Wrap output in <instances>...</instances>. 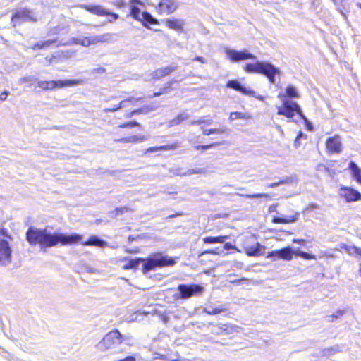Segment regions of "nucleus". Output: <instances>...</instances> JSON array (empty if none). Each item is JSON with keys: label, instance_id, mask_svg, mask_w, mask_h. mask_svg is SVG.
I'll use <instances>...</instances> for the list:
<instances>
[{"label": "nucleus", "instance_id": "f257e3e1", "mask_svg": "<svg viewBox=\"0 0 361 361\" xmlns=\"http://www.w3.org/2000/svg\"><path fill=\"white\" fill-rule=\"evenodd\" d=\"M26 240L31 246L39 245L43 252L47 248L56 246L58 244L62 245H72L80 243L83 245H92L98 247L108 246V243L97 235H91L88 240L82 242V235L78 233L66 235L61 233H51L47 228H38L35 226L28 228L25 233Z\"/></svg>", "mask_w": 361, "mask_h": 361}, {"label": "nucleus", "instance_id": "f03ea898", "mask_svg": "<svg viewBox=\"0 0 361 361\" xmlns=\"http://www.w3.org/2000/svg\"><path fill=\"white\" fill-rule=\"evenodd\" d=\"M141 262H144L142 268V271L144 274H147L149 271L154 270L157 267H170L176 264V261L173 258L157 253L147 259L135 258L130 259L126 264L123 266V269H135L140 265Z\"/></svg>", "mask_w": 361, "mask_h": 361}, {"label": "nucleus", "instance_id": "7ed1b4c3", "mask_svg": "<svg viewBox=\"0 0 361 361\" xmlns=\"http://www.w3.org/2000/svg\"><path fill=\"white\" fill-rule=\"evenodd\" d=\"M130 336L121 334L118 329H114L106 334L96 348L101 352L111 350L114 353L121 352L119 345L123 343L130 345Z\"/></svg>", "mask_w": 361, "mask_h": 361}, {"label": "nucleus", "instance_id": "20e7f679", "mask_svg": "<svg viewBox=\"0 0 361 361\" xmlns=\"http://www.w3.org/2000/svg\"><path fill=\"white\" fill-rule=\"evenodd\" d=\"M244 70L250 73H260L265 75L270 83H275V75L280 74V71L269 62L257 61L255 63H247Z\"/></svg>", "mask_w": 361, "mask_h": 361}, {"label": "nucleus", "instance_id": "39448f33", "mask_svg": "<svg viewBox=\"0 0 361 361\" xmlns=\"http://www.w3.org/2000/svg\"><path fill=\"white\" fill-rule=\"evenodd\" d=\"M177 290L178 293L175 295L176 298L187 300L192 297L200 296L204 291V287L197 283L179 284Z\"/></svg>", "mask_w": 361, "mask_h": 361}, {"label": "nucleus", "instance_id": "423d86ee", "mask_svg": "<svg viewBox=\"0 0 361 361\" xmlns=\"http://www.w3.org/2000/svg\"><path fill=\"white\" fill-rule=\"evenodd\" d=\"M295 113H297L301 118L307 121V118L303 114L300 106L295 102L288 100H283V105L277 107V114L283 115L288 118L294 116Z\"/></svg>", "mask_w": 361, "mask_h": 361}, {"label": "nucleus", "instance_id": "0eeeda50", "mask_svg": "<svg viewBox=\"0 0 361 361\" xmlns=\"http://www.w3.org/2000/svg\"><path fill=\"white\" fill-rule=\"evenodd\" d=\"M37 20V17L32 11L26 8H23L16 11L15 13L12 16L11 23L13 27H16L23 23L36 22Z\"/></svg>", "mask_w": 361, "mask_h": 361}, {"label": "nucleus", "instance_id": "6e6552de", "mask_svg": "<svg viewBox=\"0 0 361 361\" xmlns=\"http://www.w3.org/2000/svg\"><path fill=\"white\" fill-rule=\"evenodd\" d=\"M227 58L233 63L245 61L247 59H256V56L248 52L246 49L242 51H237L230 48H226L224 50Z\"/></svg>", "mask_w": 361, "mask_h": 361}, {"label": "nucleus", "instance_id": "1a4fd4ad", "mask_svg": "<svg viewBox=\"0 0 361 361\" xmlns=\"http://www.w3.org/2000/svg\"><path fill=\"white\" fill-rule=\"evenodd\" d=\"M48 90H54L56 89H61L65 87L77 86L82 84V80L71 79V80H47Z\"/></svg>", "mask_w": 361, "mask_h": 361}, {"label": "nucleus", "instance_id": "9d476101", "mask_svg": "<svg viewBox=\"0 0 361 361\" xmlns=\"http://www.w3.org/2000/svg\"><path fill=\"white\" fill-rule=\"evenodd\" d=\"M226 87L231 89H233L238 92H240L243 94L255 97L256 99L260 101H263L264 99L263 96L256 95V92L255 91L247 89L237 80H228L226 84Z\"/></svg>", "mask_w": 361, "mask_h": 361}, {"label": "nucleus", "instance_id": "9b49d317", "mask_svg": "<svg viewBox=\"0 0 361 361\" xmlns=\"http://www.w3.org/2000/svg\"><path fill=\"white\" fill-rule=\"evenodd\" d=\"M12 250L6 240H0V265L7 266L11 262Z\"/></svg>", "mask_w": 361, "mask_h": 361}, {"label": "nucleus", "instance_id": "f8f14e48", "mask_svg": "<svg viewBox=\"0 0 361 361\" xmlns=\"http://www.w3.org/2000/svg\"><path fill=\"white\" fill-rule=\"evenodd\" d=\"M293 254H295V252L292 247L288 246L281 250L269 252L267 258H273L274 260L282 259L289 261L292 259Z\"/></svg>", "mask_w": 361, "mask_h": 361}, {"label": "nucleus", "instance_id": "ddd939ff", "mask_svg": "<svg viewBox=\"0 0 361 361\" xmlns=\"http://www.w3.org/2000/svg\"><path fill=\"white\" fill-rule=\"evenodd\" d=\"M326 149L332 154H339L342 151L341 139L338 135L329 137L326 142Z\"/></svg>", "mask_w": 361, "mask_h": 361}, {"label": "nucleus", "instance_id": "4468645a", "mask_svg": "<svg viewBox=\"0 0 361 361\" xmlns=\"http://www.w3.org/2000/svg\"><path fill=\"white\" fill-rule=\"evenodd\" d=\"M178 8V4L175 0H161L159 3L157 11L160 13L171 14Z\"/></svg>", "mask_w": 361, "mask_h": 361}, {"label": "nucleus", "instance_id": "2eb2a0df", "mask_svg": "<svg viewBox=\"0 0 361 361\" xmlns=\"http://www.w3.org/2000/svg\"><path fill=\"white\" fill-rule=\"evenodd\" d=\"M340 195L344 197L346 202H354L361 199V194L350 188H341L340 190Z\"/></svg>", "mask_w": 361, "mask_h": 361}, {"label": "nucleus", "instance_id": "dca6fc26", "mask_svg": "<svg viewBox=\"0 0 361 361\" xmlns=\"http://www.w3.org/2000/svg\"><path fill=\"white\" fill-rule=\"evenodd\" d=\"M80 7L90 13L99 16H106L109 14V11L100 5L82 4L80 5Z\"/></svg>", "mask_w": 361, "mask_h": 361}, {"label": "nucleus", "instance_id": "f3484780", "mask_svg": "<svg viewBox=\"0 0 361 361\" xmlns=\"http://www.w3.org/2000/svg\"><path fill=\"white\" fill-rule=\"evenodd\" d=\"M177 66H169L164 68H159L151 73L152 79H160L164 76L170 75L173 71L176 70Z\"/></svg>", "mask_w": 361, "mask_h": 361}, {"label": "nucleus", "instance_id": "a211bd4d", "mask_svg": "<svg viewBox=\"0 0 361 361\" xmlns=\"http://www.w3.org/2000/svg\"><path fill=\"white\" fill-rule=\"evenodd\" d=\"M137 6H143L144 3L141 0H129L130 16L137 20H138L142 16V13H140V9Z\"/></svg>", "mask_w": 361, "mask_h": 361}, {"label": "nucleus", "instance_id": "6ab92c4d", "mask_svg": "<svg viewBox=\"0 0 361 361\" xmlns=\"http://www.w3.org/2000/svg\"><path fill=\"white\" fill-rule=\"evenodd\" d=\"M165 24L170 29L174 30L177 32H181L185 22L183 20L169 18L166 20Z\"/></svg>", "mask_w": 361, "mask_h": 361}, {"label": "nucleus", "instance_id": "aec40b11", "mask_svg": "<svg viewBox=\"0 0 361 361\" xmlns=\"http://www.w3.org/2000/svg\"><path fill=\"white\" fill-rule=\"evenodd\" d=\"M142 97H139V98H135L133 97H130L129 98H128L127 99H125V100H122L121 102H119V104L116 106H114L112 107H110V108H106L104 109V112H114L116 110H118V109H121L123 107H126V104L128 102H137V101H140V100H142Z\"/></svg>", "mask_w": 361, "mask_h": 361}, {"label": "nucleus", "instance_id": "412c9836", "mask_svg": "<svg viewBox=\"0 0 361 361\" xmlns=\"http://www.w3.org/2000/svg\"><path fill=\"white\" fill-rule=\"evenodd\" d=\"M265 247L257 243L255 245L245 248V252L248 256H258L263 255Z\"/></svg>", "mask_w": 361, "mask_h": 361}, {"label": "nucleus", "instance_id": "4be33fe9", "mask_svg": "<svg viewBox=\"0 0 361 361\" xmlns=\"http://www.w3.org/2000/svg\"><path fill=\"white\" fill-rule=\"evenodd\" d=\"M139 21L142 22L143 25L146 27H149L147 24L149 25H157L158 24V21L157 19H155L152 16L147 12L144 11L142 13V16L138 20Z\"/></svg>", "mask_w": 361, "mask_h": 361}, {"label": "nucleus", "instance_id": "5701e85b", "mask_svg": "<svg viewBox=\"0 0 361 361\" xmlns=\"http://www.w3.org/2000/svg\"><path fill=\"white\" fill-rule=\"evenodd\" d=\"M147 137L145 135H133L127 137H123L121 139H116L115 140L116 142H121L124 143H136L142 142L144 140H146Z\"/></svg>", "mask_w": 361, "mask_h": 361}, {"label": "nucleus", "instance_id": "b1692460", "mask_svg": "<svg viewBox=\"0 0 361 361\" xmlns=\"http://www.w3.org/2000/svg\"><path fill=\"white\" fill-rule=\"evenodd\" d=\"M228 238V235L219 236H208L202 239L203 242L207 244L224 243Z\"/></svg>", "mask_w": 361, "mask_h": 361}, {"label": "nucleus", "instance_id": "393cba45", "mask_svg": "<svg viewBox=\"0 0 361 361\" xmlns=\"http://www.w3.org/2000/svg\"><path fill=\"white\" fill-rule=\"evenodd\" d=\"M252 118V116L247 112H231L229 116V120L233 121L235 119L249 120Z\"/></svg>", "mask_w": 361, "mask_h": 361}, {"label": "nucleus", "instance_id": "a878e982", "mask_svg": "<svg viewBox=\"0 0 361 361\" xmlns=\"http://www.w3.org/2000/svg\"><path fill=\"white\" fill-rule=\"evenodd\" d=\"M298 213H295L293 216H289L288 218H281V217H274L272 222L274 224H289L295 222L298 217Z\"/></svg>", "mask_w": 361, "mask_h": 361}, {"label": "nucleus", "instance_id": "bb28decb", "mask_svg": "<svg viewBox=\"0 0 361 361\" xmlns=\"http://www.w3.org/2000/svg\"><path fill=\"white\" fill-rule=\"evenodd\" d=\"M285 96L290 97V98H298L299 94H298L296 88L294 86L288 85L286 88V94L283 95L281 93H280L278 97L279 98H282L283 97H285Z\"/></svg>", "mask_w": 361, "mask_h": 361}, {"label": "nucleus", "instance_id": "cd10ccee", "mask_svg": "<svg viewBox=\"0 0 361 361\" xmlns=\"http://www.w3.org/2000/svg\"><path fill=\"white\" fill-rule=\"evenodd\" d=\"M349 169L353 173V177L356 180L361 183V169L353 161H350L349 164Z\"/></svg>", "mask_w": 361, "mask_h": 361}, {"label": "nucleus", "instance_id": "c85d7f7f", "mask_svg": "<svg viewBox=\"0 0 361 361\" xmlns=\"http://www.w3.org/2000/svg\"><path fill=\"white\" fill-rule=\"evenodd\" d=\"M111 35L109 33H106V34L92 37L93 44H96L97 43L109 42L111 40Z\"/></svg>", "mask_w": 361, "mask_h": 361}, {"label": "nucleus", "instance_id": "c756f323", "mask_svg": "<svg viewBox=\"0 0 361 361\" xmlns=\"http://www.w3.org/2000/svg\"><path fill=\"white\" fill-rule=\"evenodd\" d=\"M189 117H190V116L188 114H187L185 112H183V113L180 114L177 117L172 119L169 123V126H175L176 125H178L180 123H182L183 121L189 118Z\"/></svg>", "mask_w": 361, "mask_h": 361}, {"label": "nucleus", "instance_id": "7c9ffc66", "mask_svg": "<svg viewBox=\"0 0 361 361\" xmlns=\"http://www.w3.org/2000/svg\"><path fill=\"white\" fill-rule=\"evenodd\" d=\"M155 109H156V108L154 106H143L139 109H136V110L131 111L129 114H128L127 117H132L133 116H134L135 114H147L149 111H154Z\"/></svg>", "mask_w": 361, "mask_h": 361}, {"label": "nucleus", "instance_id": "2f4dec72", "mask_svg": "<svg viewBox=\"0 0 361 361\" xmlns=\"http://www.w3.org/2000/svg\"><path fill=\"white\" fill-rule=\"evenodd\" d=\"M37 80V78H35V76L32 75H27L23 78H20L18 81V84L19 85H21L24 83H27L28 87H31L36 81Z\"/></svg>", "mask_w": 361, "mask_h": 361}, {"label": "nucleus", "instance_id": "473e14b6", "mask_svg": "<svg viewBox=\"0 0 361 361\" xmlns=\"http://www.w3.org/2000/svg\"><path fill=\"white\" fill-rule=\"evenodd\" d=\"M201 130H202V133L204 135H209L211 134H222L226 131L225 128L206 129L204 127H201Z\"/></svg>", "mask_w": 361, "mask_h": 361}, {"label": "nucleus", "instance_id": "72a5a7b5", "mask_svg": "<svg viewBox=\"0 0 361 361\" xmlns=\"http://www.w3.org/2000/svg\"><path fill=\"white\" fill-rule=\"evenodd\" d=\"M295 255L303 258V259H316V256L312 255V254H310L308 252H304V251H301V250H297L295 252Z\"/></svg>", "mask_w": 361, "mask_h": 361}, {"label": "nucleus", "instance_id": "f704fd0d", "mask_svg": "<svg viewBox=\"0 0 361 361\" xmlns=\"http://www.w3.org/2000/svg\"><path fill=\"white\" fill-rule=\"evenodd\" d=\"M236 195L238 196L245 197L247 198H250V199L259 198V197H269V195L267 193H256V194H252V195H249V194L244 195V194L237 193Z\"/></svg>", "mask_w": 361, "mask_h": 361}, {"label": "nucleus", "instance_id": "c9c22d12", "mask_svg": "<svg viewBox=\"0 0 361 361\" xmlns=\"http://www.w3.org/2000/svg\"><path fill=\"white\" fill-rule=\"evenodd\" d=\"M223 310H224L222 308L209 307L205 309V312L212 315L220 314L223 312Z\"/></svg>", "mask_w": 361, "mask_h": 361}, {"label": "nucleus", "instance_id": "e433bc0d", "mask_svg": "<svg viewBox=\"0 0 361 361\" xmlns=\"http://www.w3.org/2000/svg\"><path fill=\"white\" fill-rule=\"evenodd\" d=\"M335 6H337V10L339 11V13L342 15V16L347 19V15L346 13L340 8V6L343 4L344 0H331Z\"/></svg>", "mask_w": 361, "mask_h": 361}, {"label": "nucleus", "instance_id": "4c0bfd02", "mask_svg": "<svg viewBox=\"0 0 361 361\" xmlns=\"http://www.w3.org/2000/svg\"><path fill=\"white\" fill-rule=\"evenodd\" d=\"M338 351V346H334L329 348H326L323 350L324 355L329 356L334 354Z\"/></svg>", "mask_w": 361, "mask_h": 361}, {"label": "nucleus", "instance_id": "58836bf2", "mask_svg": "<svg viewBox=\"0 0 361 361\" xmlns=\"http://www.w3.org/2000/svg\"><path fill=\"white\" fill-rule=\"evenodd\" d=\"M338 351V346H334L329 348H326L323 350L324 355L329 356L334 354Z\"/></svg>", "mask_w": 361, "mask_h": 361}, {"label": "nucleus", "instance_id": "ea45409f", "mask_svg": "<svg viewBox=\"0 0 361 361\" xmlns=\"http://www.w3.org/2000/svg\"><path fill=\"white\" fill-rule=\"evenodd\" d=\"M205 173V169L203 168H196V169H188L186 171V174H188V176H190V175H192L195 173Z\"/></svg>", "mask_w": 361, "mask_h": 361}, {"label": "nucleus", "instance_id": "a19ab883", "mask_svg": "<svg viewBox=\"0 0 361 361\" xmlns=\"http://www.w3.org/2000/svg\"><path fill=\"white\" fill-rule=\"evenodd\" d=\"M288 182V178H287L285 180H280L279 182H275V183H272L268 184L267 185V188H274L278 187V186H279L281 185L287 183Z\"/></svg>", "mask_w": 361, "mask_h": 361}, {"label": "nucleus", "instance_id": "79ce46f5", "mask_svg": "<svg viewBox=\"0 0 361 361\" xmlns=\"http://www.w3.org/2000/svg\"><path fill=\"white\" fill-rule=\"evenodd\" d=\"M91 44H93L92 37H85L83 39H81L80 45L87 47Z\"/></svg>", "mask_w": 361, "mask_h": 361}, {"label": "nucleus", "instance_id": "37998d69", "mask_svg": "<svg viewBox=\"0 0 361 361\" xmlns=\"http://www.w3.org/2000/svg\"><path fill=\"white\" fill-rule=\"evenodd\" d=\"M171 171L176 176H188L186 171H183L181 168H176L171 170Z\"/></svg>", "mask_w": 361, "mask_h": 361}, {"label": "nucleus", "instance_id": "c03bdc74", "mask_svg": "<svg viewBox=\"0 0 361 361\" xmlns=\"http://www.w3.org/2000/svg\"><path fill=\"white\" fill-rule=\"evenodd\" d=\"M220 145H221V142H214V143H212V144H209V145H201L200 149H203V150H207V149H211V148H212L214 147L219 146Z\"/></svg>", "mask_w": 361, "mask_h": 361}, {"label": "nucleus", "instance_id": "a18cd8bd", "mask_svg": "<svg viewBox=\"0 0 361 361\" xmlns=\"http://www.w3.org/2000/svg\"><path fill=\"white\" fill-rule=\"evenodd\" d=\"M37 86L42 90H48L47 80H37Z\"/></svg>", "mask_w": 361, "mask_h": 361}, {"label": "nucleus", "instance_id": "49530a36", "mask_svg": "<svg viewBox=\"0 0 361 361\" xmlns=\"http://www.w3.org/2000/svg\"><path fill=\"white\" fill-rule=\"evenodd\" d=\"M348 251L350 254H356L361 256V249L359 247L353 246L348 249Z\"/></svg>", "mask_w": 361, "mask_h": 361}, {"label": "nucleus", "instance_id": "de8ad7c7", "mask_svg": "<svg viewBox=\"0 0 361 361\" xmlns=\"http://www.w3.org/2000/svg\"><path fill=\"white\" fill-rule=\"evenodd\" d=\"M139 126H140V124L137 121H130L128 123L120 125L119 127H121V128H127V127L133 128V127Z\"/></svg>", "mask_w": 361, "mask_h": 361}, {"label": "nucleus", "instance_id": "09e8293b", "mask_svg": "<svg viewBox=\"0 0 361 361\" xmlns=\"http://www.w3.org/2000/svg\"><path fill=\"white\" fill-rule=\"evenodd\" d=\"M171 85V82H169L167 83V85L163 88V90L161 92H155L153 94V95H150L148 97L149 98H152V97H158V96H160L161 94H162L164 92H166V90L169 88Z\"/></svg>", "mask_w": 361, "mask_h": 361}, {"label": "nucleus", "instance_id": "8fccbe9b", "mask_svg": "<svg viewBox=\"0 0 361 361\" xmlns=\"http://www.w3.org/2000/svg\"><path fill=\"white\" fill-rule=\"evenodd\" d=\"M81 39L78 38H71L67 43L62 44V45H71V44H80Z\"/></svg>", "mask_w": 361, "mask_h": 361}, {"label": "nucleus", "instance_id": "3c124183", "mask_svg": "<svg viewBox=\"0 0 361 361\" xmlns=\"http://www.w3.org/2000/svg\"><path fill=\"white\" fill-rule=\"evenodd\" d=\"M57 42V39H49V40H47V41H44V42H42V46L44 48H47V47H49V46H51V44L56 43Z\"/></svg>", "mask_w": 361, "mask_h": 361}, {"label": "nucleus", "instance_id": "603ef678", "mask_svg": "<svg viewBox=\"0 0 361 361\" xmlns=\"http://www.w3.org/2000/svg\"><path fill=\"white\" fill-rule=\"evenodd\" d=\"M176 147L175 146H171V147H169V146H162V147H160L159 148H150L148 149V151H150V152H154V151H157V150H162V149H174Z\"/></svg>", "mask_w": 361, "mask_h": 361}, {"label": "nucleus", "instance_id": "864d4df0", "mask_svg": "<svg viewBox=\"0 0 361 361\" xmlns=\"http://www.w3.org/2000/svg\"><path fill=\"white\" fill-rule=\"evenodd\" d=\"M128 211V209L126 207L116 208V210H115L116 216H118L119 214H123V213L126 212Z\"/></svg>", "mask_w": 361, "mask_h": 361}, {"label": "nucleus", "instance_id": "5fc2aeb1", "mask_svg": "<svg viewBox=\"0 0 361 361\" xmlns=\"http://www.w3.org/2000/svg\"><path fill=\"white\" fill-rule=\"evenodd\" d=\"M203 123H206V120H204L203 118H200L198 120L191 121L190 124L191 126H195V125L202 124Z\"/></svg>", "mask_w": 361, "mask_h": 361}, {"label": "nucleus", "instance_id": "6e6d98bb", "mask_svg": "<svg viewBox=\"0 0 361 361\" xmlns=\"http://www.w3.org/2000/svg\"><path fill=\"white\" fill-rule=\"evenodd\" d=\"M9 94V92L8 91H4L0 94V100L4 102L7 99L8 95Z\"/></svg>", "mask_w": 361, "mask_h": 361}, {"label": "nucleus", "instance_id": "4d7b16f0", "mask_svg": "<svg viewBox=\"0 0 361 361\" xmlns=\"http://www.w3.org/2000/svg\"><path fill=\"white\" fill-rule=\"evenodd\" d=\"M278 207V204H272L269 206V213H272V212H276V207Z\"/></svg>", "mask_w": 361, "mask_h": 361}, {"label": "nucleus", "instance_id": "13d9d810", "mask_svg": "<svg viewBox=\"0 0 361 361\" xmlns=\"http://www.w3.org/2000/svg\"><path fill=\"white\" fill-rule=\"evenodd\" d=\"M55 58H56V56L54 55L47 56V57H45V60L47 61L48 64H51L54 62V60L55 59Z\"/></svg>", "mask_w": 361, "mask_h": 361}, {"label": "nucleus", "instance_id": "bf43d9fd", "mask_svg": "<svg viewBox=\"0 0 361 361\" xmlns=\"http://www.w3.org/2000/svg\"><path fill=\"white\" fill-rule=\"evenodd\" d=\"M235 282L238 283H240L241 282H245V283L247 285H250L251 284V281L247 279H245V278H242V279H238L236 280Z\"/></svg>", "mask_w": 361, "mask_h": 361}, {"label": "nucleus", "instance_id": "052dcab7", "mask_svg": "<svg viewBox=\"0 0 361 361\" xmlns=\"http://www.w3.org/2000/svg\"><path fill=\"white\" fill-rule=\"evenodd\" d=\"M43 46H42V42H39L37 43H36L35 44L33 45L32 47V49H43Z\"/></svg>", "mask_w": 361, "mask_h": 361}, {"label": "nucleus", "instance_id": "680f3d73", "mask_svg": "<svg viewBox=\"0 0 361 361\" xmlns=\"http://www.w3.org/2000/svg\"><path fill=\"white\" fill-rule=\"evenodd\" d=\"M224 248L226 250H229L234 248V246L230 243H226L224 245Z\"/></svg>", "mask_w": 361, "mask_h": 361}, {"label": "nucleus", "instance_id": "e2e57ef3", "mask_svg": "<svg viewBox=\"0 0 361 361\" xmlns=\"http://www.w3.org/2000/svg\"><path fill=\"white\" fill-rule=\"evenodd\" d=\"M193 61H199L202 63H206V60L202 56H196L195 58L193 59Z\"/></svg>", "mask_w": 361, "mask_h": 361}, {"label": "nucleus", "instance_id": "0e129e2a", "mask_svg": "<svg viewBox=\"0 0 361 361\" xmlns=\"http://www.w3.org/2000/svg\"><path fill=\"white\" fill-rule=\"evenodd\" d=\"M328 318V322H332L334 321V319H337L338 318V315L336 314H331V315H329L327 317Z\"/></svg>", "mask_w": 361, "mask_h": 361}, {"label": "nucleus", "instance_id": "69168bd1", "mask_svg": "<svg viewBox=\"0 0 361 361\" xmlns=\"http://www.w3.org/2000/svg\"><path fill=\"white\" fill-rule=\"evenodd\" d=\"M0 234L4 237H8L7 234V230L4 228H0Z\"/></svg>", "mask_w": 361, "mask_h": 361}, {"label": "nucleus", "instance_id": "338daca9", "mask_svg": "<svg viewBox=\"0 0 361 361\" xmlns=\"http://www.w3.org/2000/svg\"><path fill=\"white\" fill-rule=\"evenodd\" d=\"M293 243L303 245L305 240L304 239H293Z\"/></svg>", "mask_w": 361, "mask_h": 361}, {"label": "nucleus", "instance_id": "774afa93", "mask_svg": "<svg viewBox=\"0 0 361 361\" xmlns=\"http://www.w3.org/2000/svg\"><path fill=\"white\" fill-rule=\"evenodd\" d=\"M202 254H213V255H217L219 254V252H217L216 250H210L204 251Z\"/></svg>", "mask_w": 361, "mask_h": 361}]
</instances>
